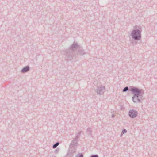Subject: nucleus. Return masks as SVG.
<instances>
[{
    "mask_svg": "<svg viewBox=\"0 0 157 157\" xmlns=\"http://www.w3.org/2000/svg\"><path fill=\"white\" fill-rule=\"evenodd\" d=\"M77 48H79L78 50V52L80 55L83 56L86 54L82 48H80V46L75 42H74L70 47L67 49L65 51H62L61 53L66 55L67 61H70L73 59L75 56L74 54V52Z\"/></svg>",
    "mask_w": 157,
    "mask_h": 157,
    "instance_id": "nucleus-1",
    "label": "nucleus"
},
{
    "mask_svg": "<svg viewBox=\"0 0 157 157\" xmlns=\"http://www.w3.org/2000/svg\"><path fill=\"white\" fill-rule=\"evenodd\" d=\"M130 91L134 94L132 100L134 103H140L144 99V92L143 90L132 86L130 89Z\"/></svg>",
    "mask_w": 157,
    "mask_h": 157,
    "instance_id": "nucleus-2",
    "label": "nucleus"
},
{
    "mask_svg": "<svg viewBox=\"0 0 157 157\" xmlns=\"http://www.w3.org/2000/svg\"><path fill=\"white\" fill-rule=\"evenodd\" d=\"M134 29L132 31L131 36L133 39L136 40H140L141 38V32L142 30L141 28H139L136 29V27H134Z\"/></svg>",
    "mask_w": 157,
    "mask_h": 157,
    "instance_id": "nucleus-3",
    "label": "nucleus"
},
{
    "mask_svg": "<svg viewBox=\"0 0 157 157\" xmlns=\"http://www.w3.org/2000/svg\"><path fill=\"white\" fill-rule=\"evenodd\" d=\"M105 90V86L102 85L99 86L97 89L96 92L99 95H102Z\"/></svg>",
    "mask_w": 157,
    "mask_h": 157,
    "instance_id": "nucleus-4",
    "label": "nucleus"
},
{
    "mask_svg": "<svg viewBox=\"0 0 157 157\" xmlns=\"http://www.w3.org/2000/svg\"><path fill=\"white\" fill-rule=\"evenodd\" d=\"M138 115V112L136 110L130 109L128 113V115L131 118H134L136 117Z\"/></svg>",
    "mask_w": 157,
    "mask_h": 157,
    "instance_id": "nucleus-5",
    "label": "nucleus"
},
{
    "mask_svg": "<svg viewBox=\"0 0 157 157\" xmlns=\"http://www.w3.org/2000/svg\"><path fill=\"white\" fill-rule=\"evenodd\" d=\"M78 139L75 138L71 143L69 146L70 148L73 147L74 146L75 147L76 146H77L78 144Z\"/></svg>",
    "mask_w": 157,
    "mask_h": 157,
    "instance_id": "nucleus-6",
    "label": "nucleus"
},
{
    "mask_svg": "<svg viewBox=\"0 0 157 157\" xmlns=\"http://www.w3.org/2000/svg\"><path fill=\"white\" fill-rule=\"evenodd\" d=\"M30 67L29 66H27L23 67L21 70V71L22 73H25L29 71L30 70Z\"/></svg>",
    "mask_w": 157,
    "mask_h": 157,
    "instance_id": "nucleus-7",
    "label": "nucleus"
},
{
    "mask_svg": "<svg viewBox=\"0 0 157 157\" xmlns=\"http://www.w3.org/2000/svg\"><path fill=\"white\" fill-rule=\"evenodd\" d=\"M86 132L88 135L90 137H92V131L91 130V128H88Z\"/></svg>",
    "mask_w": 157,
    "mask_h": 157,
    "instance_id": "nucleus-8",
    "label": "nucleus"
},
{
    "mask_svg": "<svg viewBox=\"0 0 157 157\" xmlns=\"http://www.w3.org/2000/svg\"><path fill=\"white\" fill-rule=\"evenodd\" d=\"M73 148L74 149L73 151H72L71 152L68 153L66 155L65 157H73V155H72V153L75 152V151H76V150L74 147Z\"/></svg>",
    "mask_w": 157,
    "mask_h": 157,
    "instance_id": "nucleus-9",
    "label": "nucleus"
},
{
    "mask_svg": "<svg viewBox=\"0 0 157 157\" xmlns=\"http://www.w3.org/2000/svg\"><path fill=\"white\" fill-rule=\"evenodd\" d=\"M138 40H134L132 41V42L131 43V44H132L133 45H135L137 44H138L139 43L137 41Z\"/></svg>",
    "mask_w": 157,
    "mask_h": 157,
    "instance_id": "nucleus-10",
    "label": "nucleus"
},
{
    "mask_svg": "<svg viewBox=\"0 0 157 157\" xmlns=\"http://www.w3.org/2000/svg\"><path fill=\"white\" fill-rule=\"evenodd\" d=\"M59 142H57L54 144L52 146V148H56L58 145L59 144Z\"/></svg>",
    "mask_w": 157,
    "mask_h": 157,
    "instance_id": "nucleus-11",
    "label": "nucleus"
},
{
    "mask_svg": "<svg viewBox=\"0 0 157 157\" xmlns=\"http://www.w3.org/2000/svg\"><path fill=\"white\" fill-rule=\"evenodd\" d=\"M128 86H126L124 87V88L123 90V92H125L128 91Z\"/></svg>",
    "mask_w": 157,
    "mask_h": 157,
    "instance_id": "nucleus-12",
    "label": "nucleus"
},
{
    "mask_svg": "<svg viewBox=\"0 0 157 157\" xmlns=\"http://www.w3.org/2000/svg\"><path fill=\"white\" fill-rule=\"evenodd\" d=\"M82 132V131H80L77 134V135L76 136L75 138L78 140L79 138L78 136L81 134Z\"/></svg>",
    "mask_w": 157,
    "mask_h": 157,
    "instance_id": "nucleus-13",
    "label": "nucleus"
},
{
    "mask_svg": "<svg viewBox=\"0 0 157 157\" xmlns=\"http://www.w3.org/2000/svg\"><path fill=\"white\" fill-rule=\"evenodd\" d=\"M126 132L127 130H126V129H123L121 134V135H122L123 134H124L125 133H126Z\"/></svg>",
    "mask_w": 157,
    "mask_h": 157,
    "instance_id": "nucleus-14",
    "label": "nucleus"
},
{
    "mask_svg": "<svg viewBox=\"0 0 157 157\" xmlns=\"http://www.w3.org/2000/svg\"><path fill=\"white\" fill-rule=\"evenodd\" d=\"M90 157H99L98 155H91Z\"/></svg>",
    "mask_w": 157,
    "mask_h": 157,
    "instance_id": "nucleus-15",
    "label": "nucleus"
},
{
    "mask_svg": "<svg viewBox=\"0 0 157 157\" xmlns=\"http://www.w3.org/2000/svg\"><path fill=\"white\" fill-rule=\"evenodd\" d=\"M121 107V110H124L125 109V108L124 106L123 105H121L120 106Z\"/></svg>",
    "mask_w": 157,
    "mask_h": 157,
    "instance_id": "nucleus-16",
    "label": "nucleus"
},
{
    "mask_svg": "<svg viewBox=\"0 0 157 157\" xmlns=\"http://www.w3.org/2000/svg\"><path fill=\"white\" fill-rule=\"evenodd\" d=\"M78 157H83V156L82 154H80Z\"/></svg>",
    "mask_w": 157,
    "mask_h": 157,
    "instance_id": "nucleus-17",
    "label": "nucleus"
},
{
    "mask_svg": "<svg viewBox=\"0 0 157 157\" xmlns=\"http://www.w3.org/2000/svg\"><path fill=\"white\" fill-rule=\"evenodd\" d=\"M114 117H115V115L114 114H113L112 116V117L113 118H114Z\"/></svg>",
    "mask_w": 157,
    "mask_h": 157,
    "instance_id": "nucleus-18",
    "label": "nucleus"
},
{
    "mask_svg": "<svg viewBox=\"0 0 157 157\" xmlns=\"http://www.w3.org/2000/svg\"><path fill=\"white\" fill-rule=\"evenodd\" d=\"M74 55L75 56H74V57H73V58H75V57H76V56H75V54H74Z\"/></svg>",
    "mask_w": 157,
    "mask_h": 157,
    "instance_id": "nucleus-19",
    "label": "nucleus"
},
{
    "mask_svg": "<svg viewBox=\"0 0 157 157\" xmlns=\"http://www.w3.org/2000/svg\"><path fill=\"white\" fill-rule=\"evenodd\" d=\"M122 135H121V136H122Z\"/></svg>",
    "mask_w": 157,
    "mask_h": 157,
    "instance_id": "nucleus-20",
    "label": "nucleus"
}]
</instances>
